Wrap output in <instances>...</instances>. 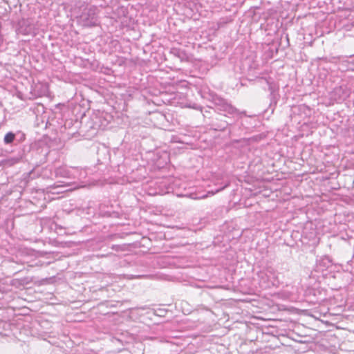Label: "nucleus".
I'll list each match as a JSON object with an SVG mask.
<instances>
[{"mask_svg": "<svg viewBox=\"0 0 354 354\" xmlns=\"http://www.w3.org/2000/svg\"><path fill=\"white\" fill-rule=\"evenodd\" d=\"M97 10L95 6L86 8L80 16V21L84 26H94L97 24Z\"/></svg>", "mask_w": 354, "mask_h": 354, "instance_id": "obj_1", "label": "nucleus"}, {"mask_svg": "<svg viewBox=\"0 0 354 354\" xmlns=\"http://www.w3.org/2000/svg\"><path fill=\"white\" fill-rule=\"evenodd\" d=\"M214 105L221 111L228 114L239 113V111L227 101L221 97L216 96L213 99Z\"/></svg>", "mask_w": 354, "mask_h": 354, "instance_id": "obj_2", "label": "nucleus"}, {"mask_svg": "<svg viewBox=\"0 0 354 354\" xmlns=\"http://www.w3.org/2000/svg\"><path fill=\"white\" fill-rule=\"evenodd\" d=\"M21 160L20 157H11L1 160V165L3 167H11L18 163Z\"/></svg>", "mask_w": 354, "mask_h": 354, "instance_id": "obj_3", "label": "nucleus"}, {"mask_svg": "<svg viewBox=\"0 0 354 354\" xmlns=\"http://www.w3.org/2000/svg\"><path fill=\"white\" fill-rule=\"evenodd\" d=\"M15 138V135L12 132H8L6 134L3 140L6 144H10L14 141Z\"/></svg>", "mask_w": 354, "mask_h": 354, "instance_id": "obj_4", "label": "nucleus"}, {"mask_svg": "<svg viewBox=\"0 0 354 354\" xmlns=\"http://www.w3.org/2000/svg\"><path fill=\"white\" fill-rule=\"evenodd\" d=\"M226 186H227V185H225V186L223 187L222 188H221V189H217V190L216 191V192H218L219 191L223 190V189Z\"/></svg>", "mask_w": 354, "mask_h": 354, "instance_id": "obj_5", "label": "nucleus"}, {"mask_svg": "<svg viewBox=\"0 0 354 354\" xmlns=\"http://www.w3.org/2000/svg\"><path fill=\"white\" fill-rule=\"evenodd\" d=\"M215 288H221L222 287H221V286H216Z\"/></svg>", "mask_w": 354, "mask_h": 354, "instance_id": "obj_6", "label": "nucleus"}]
</instances>
